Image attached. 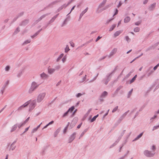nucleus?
<instances>
[{
  "instance_id": "obj_1",
  "label": "nucleus",
  "mask_w": 159,
  "mask_h": 159,
  "mask_svg": "<svg viewBox=\"0 0 159 159\" xmlns=\"http://www.w3.org/2000/svg\"><path fill=\"white\" fill-rule=\"evenodd\" d=\"M40 84H38L35 82L33 81L31 83L30 88L29 90V93H31L38 87Z\"/></svg>"
},
{
  "instance_id": "obj_2",
  "label": "nucleus",
  "mask_w": 159,
  "mask_h": 159,
  "mask_svg": "<svg viewBox=\"0 0 159 159\" xmlns=\"http://www.w3.org/2000/svg\"><path fill=\"white\" fill-rule=\"evenodd\" d=\"M155 153L154 152H152L151 151L148 150H145L144 152V155L147 157H153Z\"/></svg>"
},
{
  "instance_id": "obj_3",
  "label": "nucleus",
  "mask_w": 159,
  "mask_h": 159,
  "mask_svg": "<svg viewBox=\"0 0 159 159\" xmlns=\"http://www.w3.org/2000/svg\"><path fill=\"white\" fill-rule=\"evenodd\" d=\"M46 94L45 93H40L38 96L37 101L38 102H40L44 98Z\"/></svg>"
},
{
  "instance_id": "obj_4",
  "label": "nucleus",
  "mask_w": 159,
  "mask_h": 159,
  "mask_svg": "<svg viewBox=\"0 0 159 159\" xmlns=\"http://www.w3.org/2000/svg\"><path fill=\"white\" fill-rule=\"evenodd\" d=\"M36 105V101L35 100H33L30 104L29 106V111H32L35 107Z\"/></svg>"
},
{
  "instance_id": "obj_5",
  "label": "nucleus",
  "mask_w": 159,
  "mask_h": 159,
  "mask_svg": "<svg viewBox=\"0 0 159 159\" xmlns=\"http://www.w3.org/2000/svg\"><path fill=\"white\" fill-rule=\"evenodd\" d=\"M9 81L8 80L7 81V82L4 84L3 85L2 87V88L1 93L2 94H3V93L5 91V89L7 87V86L9 84Z\"/></svg>"
},
{
  "instance_id": "obj_6",
  "label": "nucleus",
  "mask_w": 159,
  "mask_h": 159,
  "mask_svg": "<svg viewBox=\"0 0 159 159\" xmlns=\"http://www.w3.org/2000/svg\"><path fill=\"white\" fill-rule=\"evenodd\" d=\"M30 20L28 19H26L22 20L19 24L20 26H25L27 25L29 22Z\"/></svg>"
},
{
  "instance_id": "obj_7",
  "label": "nucleus",
  "mask_w": 159,
  "mask_h": 159,
  "mask_svg": "<svg viewBox=\"0 0 159 159\" xmlns=\"http://www.w3.org/2000/svg\"><path fill=\"white\" fill-rule=\"evenodd\" d=\"M76 134L75 132H74L71 135L69 138V143H71L74 140L75 138Z\"/></svg>"
},
{
  "instance_id": "obj_8",
  "label": "nucleus",
  "mask_w": 159,
  "mask_h": 159,
  "mask_svg": "<svg viewBox=\"0 0 159 159\" xmlns=\"http://www.w3.org/2000/svg\"><path fill=\"white\" fill-rule=\"evenodd\" d=\"M30 102H29V101H28L25 103L24 104L22 105L20 107H19L18 109H17L18 111L21 110L22 109L24 108L25 107L27 106L29 104Z\"/></svg>"
},
{
  "instance_id": "obj_9",
  "label": "nucleus",
  "mask_w": 159,
  "mask_h": 159,
  "mask_svg": "<svg viewBox=\"0 0 159 159\" xmlns=\"http://www.w3.org/2000/svg\"><path fill=\"white\" fill-rule=\"evenodd\" d=\"M117 48H114L111 51V52L109 56H108V57L110 58L112 56L114 55V54H115L117 51Z\"/></svg>"
},
{
  "instance_id": "obj_10",
  "label": "nucleus",
  "mask_w": 159,
  "mask_h": 159,
  "mask_svg": "<svg viewBox=\"0 0 159 159\" xmlns=\"http://www.w3.org/2000/svg\"><path fill=\"white\" fill-rule=\"evenodd\" d=\"M59 15V13H58L54 16L49 21L48 23V24H50L53 23L55 20L56 19L57 17Z\"/></svg>"
},
{
  "instance_id": "obj_11",
  "label": "nucleus",
  "mask_w": 159,
  "mask_h": 159,
  "mask_svg": "<svg viewBox=\"0 0 159 159\" xmlns=\"http://www.w3.org/2000/svg\"><path fill=\"white\" fill-rule=\"evenodd\" d=\"M88 7H87L84 11H83L80 14L79 20V21L81 19L83 15L87 11Z\"/></svg>"
},
{
  "instance_id": "obj_12",
  "label": "nucleus",
  "mask_w": 159,
  "mask_h": 159,
  "mask_svg": "<svg viewBox=\"0 0 159 159\" xmlns=\"http://www.w3.org/2000/svg\"><path fill=\"white\" fill-rule=\"evenodd\" d=\"M156 3L155 2L152 4L149 7V10L150 11H152L155 7Z\"/></svg>"
},
{
  "instance_id": "obj_13",
  "label": "nucleus",
  "mask_w": 159,
  "mask_h": 159,
  "mask_svg": "<svg viewBox=\"0 0 159 159\" xmlns=\"http://www.w3.org/2000/svg\"><path fill=\"white\" fill-rule=\"evenodd\" d=\"M99 116L98 114H97L96 116H94L91 119V116H90L89 119V120H90V122H92L94 121Z\"/></svg>"
},
{
  "instance_id": "obj_14",
  "label": "nucleus",
  "mask_w": 159,
  "mask_h": 159,
  "mask_svg": "<svg viewBox=\"0 0 159 159\" xmlns=\"http://www.w3.org/2000/svg\"><path fill=\"white\" fill-rule=\"evenodd\" d=\"M107 1V0H103V1L98 6V8L99 9L101 8L102 7H103L106 4Z\"/></svg>"
},
{
  "instance_id": "obj_15",
  "label": "nucleus",
  "mask_w": 159,
  "mask_h": 159,
  "mask_svg": "<svg viewBox=\"0 0 159 159\" xmlns=\"http://www.w3.org/2000/svg\"><path fill=\"white\" fill-rule=\"evenodd\" d=\"M61 130V127L59 128L56 130V131L55 132L54 134V137H57V135L60 132Z\"/></svg>"
},
{
  "instance_id": "obj_16",
  "label": "nucleus",
  "mask_w": 159,
  "mask_h": 159,
  "mask_svg": "<svg viewBox=\"0 0 159 159\" xmlns=\"http://www.w3.org/2000/svg\"><path fill=\"white\" fill-rule=\"evenodd\" d=\"M40 76L42 79H45L48 78V75L44 72H43L42 74H40Z\"/></svg>"
},
{
  "instance_id": "obj_17",
  "label": "nucleus",
  "mask_w": 159,
  "mask_h": 159,
  "mask_svg": "<svg viewBox=\"0 0 159 159\" xmlns=\"http://www.w3.org/2000/svg\"><path fill=\"white\" fill-rule=\"evenodd\" d=\"M50 13H48L46 14H44L40 18H39L38 20L39 21H40L43 18H45L46 16H48L50 15Z\"/></svg>"
},
{
  "instance_id": "obj_18",
  "label": "nucleus",
  "mask_w": 159,
  "mask_h": 159,
  "mask_svg": "<svg viewBox=\"0 0 159 159\" xmlns=\"http://www.w3.org/2000/svg\"><path fill=\"white\" fill-rule=\"evenodd\" d=\"M108 95V93L106 91H104L100 95V98H105Z\"/></svg>"
},
{
  "instance_id": "obj_19",
  "label": "nucleus",
  "mask_w": 159,
  "mask_h": 159,
  "mask_svg": "<svg viewBox=\"0 0 159 159\" xmlns=\"http://www.w3.org/2000/svg\"><path fill=\"white\" fill-rule=\"evenodd\" d=\"M122 32V30H119V31H117L115 32L114 34V35L115 37H116L118 35H119Z\"/></svg>"
},
{
  "instance_id": "obj_20",
  "label": "nucleus",
  "mask_w": 159,
  "mask_h": 159,
  "mask_svg": "<svg viewBox=\"0 0 159 159\" xmlns=\"http://www.w3.org/2000/svg\"><path fill=\"white\" fill-rule=\"evenodd\" d=\"M60 0H58V1H56L54 2H53L49 4L48 6H47V7H52V6L53 5H54L57 3L60 2Z\"/></svg>"
},
{
  "instance_id": "obj_21",
  "label": "nucleus",
  "mask_w": 159,
  "mask_h": 159,
  "mask_svg": "<svg viewBox=\"0 0 159 159\" xmlns=\"http://www.w3.org/2000/svg\"><path fill=\"white\" fill-rule=\"evenodd\" d=\"M17 124L14 125L12 127L11 130V132H12L14 131L17 128Z\"/></svg>"
},
{
  "instance_id": "obj_22",
  "label": "nucleus",
  "mask_w": 159,
  "mask_h": 159,
  "mask_svg": "<svg viewBox=\"0 0 159 159\" xmlns=\"http://www.w3.org/2000/svg\"><path fill=\"white\" fill-rule=\"evenodd\" d=\"M55 71V69L52 68H49L48 67V73L50 74H52Z\"/></svg>"
},
{
  "instance_id": "obj_23",
  "label": "nucleus",
  "mask_w": 159,
  "mask_h": 159,
  "mask_svg": "<svg viewBox=\"0 0 159 159\" xmlns=\"http://www.w3.org/2000/svg\"><path fill=\"white\" fill-rule=\"evenodd\" d=\"M143 132L141 133L139 135H138L137 137L133 140V141H136L140 138L143 135Z\"/></svg>"
},
{
  "instance_id": "obj_24",
  "label": "nucleus",
  "mask_w": 159,
  "mask_h": 159,
  "mask_svg": "<svg viewBox=\"0 0 159 159\" xmlns=\"http://www.w3.org/2000/svg\"><path fill=\"white\" fill-rule=\"evenodd\" d=\"M137 77V75H136L134 76L130 80L129 82L130 84H131L134 81L136 78Z\"/></svg>"
},
{
  "instance_id": "obj_25",
  "label": "nucleus",
  "mask_w": 159,
  "mask_h": 159,
  "mask_svg": "<svg viewBox=\"0 0 159 159\" xmlns=\"http://www.w3.org/2000/svg\"><path fill=\"white\" fill-rule=\"evenodd\" d=\"M130 18L129 16H126L124 19V22L127 23L130 21Z\"/></svg>"
},
{
  "instance_id": "obj_26",
  "label": "nucleus",
  "mask_w": 159,
  "mask_h": 159,
  "mask_svg": "<svg viewBox=\"0 0 159 159\" xmlns=\"http://www.w3.org/2000/svg\"><path fill=\"white\" fill-rule=\"evenodd\" d=\"M111 78V77L110 75H109L107 76V78L106 80V81L105 82V84L107 85L108 83V82L110 80Z\"/></svg>"
},
{
  "instance_id": "obj_27",
  "label": "nucleus",
  "mask_w": 159,
  "mask_h": 159,
  "mask_svg": "<svg viewBox=\"0 0 159 159\" xmlns=\"http://www.w3.org/2000/svg\"><path fill=\"white\" fill-rule=\"evenodd\" d=\"M155 47H154L153 46H151L149 47H148V48H147L146 50V52H147L150 50H152V49H154L155 48Z\"/></svg>"
},
{
  "instance_id": "obj_28",
  "label": "nucleus",
  "mask_w": 159,
  "mask_h": 159,
  "mask_svg": "<svg viewBox=\"0 0 159 159\" xmlns=\"http://www.w3.org/2000/svg\"><path fill=\"white\" fill-rule=\"evenodd\" d=\"M20 31V28L19 27H17L15 30L13 34L14 35H15L17 34Z\"/></svg>"
},
{
  "instance_id": "obj_29",
  "label": "nucleus",
  "mask_w": 159,
  "mask_h": 159,
  "mask_svg": "<svg viewBox=\"0 0 159 159\" xmlns=\"http://www.w3.org/2000/svg\"><path fill=\"white\" fill-rule=\"evenodd\" d=\"M88 130V129H86L84 130L81 133L80 137L79 138V139H80L81 137H82L84 134V133H86Z\"/></svg>"
},
{
  "instance_id": "obj_30",
  "label": "nucleus",
  "mask_w": 159,
  "mask_h": 159,
  "mask_svg": "<svg viewBox=\"0 0 159 159\" xmlns=\"http://www.w3.org/2000/svg\"><path fill=\"white\" fill-rule=\"evenodd\" d=\"M75 108V107L74 106H72L71 107L69 108L67 111L69 112H72L74 111Z\"/></svg>"
},
{
  "instance_id": "obj_31",
  "label": "nucleus",
  "mask_w": 159,
  "mask_h": 159,
  "mask_svg": "<svg viewBox=\"0 0 159 159\" xmlns=\"http://www.w3.org/2000/svg\"><path fill=\"white\" fill-rule=\"evenodd\" d=\"M23 73V70H20L19 72V73L17 74V77L18 78L20 77L21 76V75H22Z\"/></svg>"
},
{
  "instance_id": "obj_32",
  "label": "nucleus",
  "mask_w": 159,
  "mask_h": 159,
  "mask_svg": "<svg viewBox=\"0 0 159 159\" xmlns=\"http://www.w3.org/2000/svg\"><path fill=\"white\" fill-rule=\"evenodd\" d=\"M64 55V54L63 53L61 54L57 59V61L58 62L61 60V59L63 57Z\"/></svg>"
},
{
  "instance_id": "obj_33",
  "label": "nucleus",
  "mask_w": 159,
  "mask_h": 159,
  "mask_svg": "<svg viewBox=\"0 0 159 159\" xmlns=\"http://www.w3.org/2000/svg\"><path fill=\"white\" fill-rule=\"evenodd\" d=\"M152 68V67H149L148 70V73H147V75L148 76H149L153 72V70H151L150 71H149L150 70V69Z\"/></svg>"
},
{
  "instance_id": "obj_34",
  "label": "nucleus",
  "mask_w": 159,
  "mask_h": 159,
  "mask_svg": "<svg viewBox=\"0 0 159 159\" xmlns=\"http://www.w3.org/2000/svg\"><path fill=\"white\" fill-rule=\"evenodd\" d=\"M133 89H132L128 93V95H127V98H129L132 93L133 92Z\"/></svg>"
},
{
  "instance_id": "obj_35",
  "label": "nucleus",
  "mask_w": 159,
  "mask_h": 159,
  "mask_svg": "<svg viewBox=\"0 0 159 159\" xmlns=\"http://www.w3.org/2000/svg\"><path fill=\"white\" fill-rule=\"evenodd\" d=\"M116 26V25L115 24H113L112 26L110 28L109 31H111L112 30H113L115 28Z\"/></svg>"
},
{
  "instance_id": "obj_36",
  "label": "nucleus",
  "mask_w": 159,
  "mask_h": 159,
  "mask_svg": "<svg viewBox=\"0 0 159 159\" xmlns=\"http://www.w3.org/2000/svg\"><path fill=\"white\" fill-rule=\"evenodd\" d=\"M112 4L107 5L105 6L104 7V8H103V10H105L107 9L108 8L111 7V5H112Z\"/></svg>"
},
{
  "instance_id": "obj_37",
  "label": "nucleus",
  "mask_w": 159,
  "mask_h": 159,
  "mask_svg": "<svg viewBox=\"0 0 159 159\" xmlns=\"http://www.w3.org/2000/svg\"><path fill=\"white\" fill-rule=\"evenodd\" d=\"M91 110V108H90V109H89L88 111L86 113V114L84 116V118H85L86 117H87L88 116V115L89 114V113L90 112Z\"/></svg>"
},
{
  "instance_id": "obj_38",
  "label": "nucleus",
  "mask_w": 159,
  "mask_h": 159,
  "mask_svg": "<svg viewBox=\"0 0 159 159\" xmlns=\"http://www.w3.org/2000/svg\"><path fill=\"white\" fill-rule=\"evenodd\" d=\"M24 14V12H22L20 13H18L17 15L16 16L18 17V18L19 17L22 16Z\"/></svg>"
},
{
  "instance_id": "obj_39",
  "label": "nucleus",
  "mask_w": 159,
  "mask_h": 159,
  "mask_svg": "<svg viewBox=\"0 0 159 159\" xmlns=\"http://www.w3.org/2000/svg\"><path fill=\"white\" fill-rule=\"evenodd\" d=\"M123 88V86L120 85L118 87L115 91V93H117L121 89Z\"/></svg>"
},
{
  "instance_id": "obj_40",
  "label": "nucleus",
  "mask_w": 159,
  "mask_h": 159,
  "mask_svg": "<svg viewBox=\"0 0 159 159\" xmlns=\"http://www.w3.org/2000/svg\"><path fill=\"white\" fill-rule=\"evenodd\" d=\"M78 120V118L77 117H75L73 119L72 122H74V123H75V124H76V123L77 122Z\"/></svg>"
},
{
  "instance_id": "obj_41",
  "label": "nucleus",
  "mask_w": 159,
  "mask_h": 159,
  "mask_svg": "<svg viewBox=\"0 0 159 159\" xmlns=\"http://www.w3.org/2000/svg\"><path fill=\"white\" fill-rule=\"evenodd\" d=\"M30 42H31V40L30 39L26 40L24 42L23 44V45L26 44H28V43H30Z\"/></svg>"
},
{
  "instance_id": "obj_42",
  "label": "nucleus",
  "mask_w": 159,
  "mask_h": 159,
  "mask_svg": "<svg viewBox=\"0 0 159 159\" xmlns=\"http://www.w3.org/2000/svg\"><path fill=\"white\" fill-rule=\"evenodd\" d=\"M76 124H75V123H74V122H72L71 123L70 125V129H71L72 128H73L75 125Z\"/></svg>"
},
{
  "instance_id": "obj_43",
  "label": "nucleus",
  "mask_w": 159,
  "mask_h": 159,
  "mask_svg": "<svg viewBox=\"0 0 159 159\" xmlns=\"http://www.w3.org/2000/svg\"><path fill=\"white\" fill-rule=\"evenodd\" d=\"M140 30V28L139 27H135L134 29V31L135 32H139Z\"/></svg>"
},
{
  "instance_id": "obj_44",
  "label": "nucleus",
  "mask_w": 159,
  "mask_h": 159,
  "mask_svg": "<svg viewBox=\"0 0 159 159\" xmlns=\"http://www.w3.org/2000/svg\"><path fill=\"white\" fill-rule=\"evenodd\" d=\"M77 109H75V111H74V112H73L72 114L70 115V117H73L75 115V113L77 112Z\"/></svg>"
},
{
  "instance_id": "obj_45",
  "label": "nucleus",
  "mask_w": 159,
  "mask_h": 159,
  "mask_svg": "<svg viewBox=\"0 0 159 159\" xmlns=\"http://www.w3.org/2000/svg\"><path fill=\"white\" fill-rule=\"evenodd\" d=\"M124 118L122 117V116H121L118 120L117 122L119 124L120 123Z\"/></svg>"
},
{
  "instance_id": "obj_46",
  "label": "nucleus",
  "mask_w": 159,
  "mask_h": 159,
  "mask_svg": "<svg viewBox=\"0 0 159 159\" xmlns=\"http://www.w3.org/2000/svg\"><path fill=\"white\" fill-rule=\"evenodd\" d=\"M129 111V110H128L127 111H126L121 116H122V117L123 118H124Z\"/></svg>"
},
{
  "instance_id": "obj_47",
  "label": "nucleus",
  "mask_w": 159,
  "mask_h": 159,
  "mask_svg": "<svg viewBox=\"0 0 159 159\" xmlns=\"http://www.w3.org/2000/svg\"><path fill=\"white\" fill-rule=\"evenodd\" d=\"M117 66H116L115 68V69L113 70V71H112V72L110 74H109V75H111L112 74L114 73L115 72V71L117 70Z\"/></svg>"
},
{
  "instance_id": "obj_48",
  "label": "nucleus",
  "mask_w": 159,
  "mask_h": 159,
  "mask_svg": "<svg viewBox=\"0 0 159 159\" xmlns=\"http://www.w3.org/2000/svg\"><path fill=\"white\" fill-rule=\"evenodd\" d=\"M25 124L22 123L20 124H17V127L19 129H20L22 126H24Z\"/></svg>"
},
{
  "instance_id": "obj_49",
  "label": "nucleus",
  "mask_w": 159,
  "mask_h": 159,
  "mask_svg": "<svg viewBox=\"0 0 159 159\" xmlns=\"http://www.w3.org/2000/svg\"><path fill=\"white\" fill-rule=\"evenodd\" d=\"M69 112L68 111H67L66 112H65L63 115L62 117H66V116H67Z\"/></svg>"
},
{
  "instance_id": "obj_50",
  "label": "nucleus",
  "mask_w": 159,
  "mask_h": 159,
  "mask_svg": "<svg viewBox=\"0 0 159 159\" xmlns=\"http://www.w3.org/2000/svg\"><path fill=\"white\" fill-rule=\"evenodd\" d=\"M67 21V18H66L63 22V23L62 25H61V27L65 25H66V22Z\"/></svg>"
},
{
  "instance_id": "obj_51",
  "label": "nucleus",
  "mask_w": 159,
  "mask_h": 159,
  "mask_svg": "<svg viewBox=\"0 0 159 159\" xmlns=\"http://www.w3.org/2000/svg\"><path fill=\"white\" fill-rule=\"evenodd\" d=\"M118 106H117L114 108L112 111V112L114 113L116 112V111L118 109Z\"/></svg>"
},
{
  "instance_id": "obj_52",
  "label": "nucleus",
  "mask_w": 159,
  "mask_h": 159,
  "mask_svg": "<svg viewBox=\"0 0 159 159\" xmlns=\"http://www.w3.org/2000/svg\"><path fill=\"white\" fill-rule=\"evenodd\" d=\"M68 128V127H67V126H66L65 128L63 130V134H65L67 132Z\"/></svg>"
},
{
  "instance_id": "obj_53",
  "label": "nucleus",
  "mask_w": 159,
  "mask_h": 159,
  "mask_svg": "<svg viewBox=\"0 0 159 159\" xmlns=\"http://www.w3.org/2000/svg\"><path fill=\"white\" fill-rule=\"evenodd\" d=\"M142 20H140L135 23V25H139L142 23Z\"/></svg>"
},
{
  "instance_id": "obj_54",
  "label": "nucleus",
  "mask_w": 159,
  "mask_h": 159,
  "mask_svg": "<svg viewBox=\"0 0 159 159\" xmlns=\"http://www.w3.org/2000/svg\"><path fill=\"white\" fill-rule=\"evenodd\" d=\"M30 127V126H29V127L26 128L25 129L24 131L22 134H20V135L21 136L23 134H24L28 130Z\"/></svg>"
},
{
  "instance_id": "obj_55",
  "label": "nucleus",
  "mask_w": 159,
  "mask_h": 159,
  "mask_svg": "<svg viewBox=\"0 0 159 159\" xmlns=\"http://www.w3.org/2000/svg\"><path fill=\"white\" fill-rule=\"evenodd\" d=\"M66 55H65L63 58L62 59V61L63 62H64L66 61Z\"/></svg>"
},
{
  "instance_id": "obj_56",
  "label": "nucleus",
  "mask_w": 159,
  "mask_h": 159,
  "mask_svg": "<svg viewBox=\"0 0 159 159\" xmlns=\"http://www.w3.org/2000/svg\"><path fill=\"white\" fill-rule=\"evenodd\" d=\"M125 38L126 40L128 43L130 41V39L129 38L128 36H126Z\"/></svg>"
},
{
  "instance_id": "obj_57",
  "label": "nucleus",
  "mask_w": 159,
  "mask_h": 159,
  "mask_svg": "<svg viewBox=\"0 0 159 159\" xmlns=\"http://www.w3.org/2000/svg\"><path fill=\"white\" fill-rule=\"evenodd\" d=\"M18 18V17L16 16L13 20L12 21L11 23V25Z\"/></svg>"
},
{
  "instance_id": "obj_58",
  "label": "nucleus",
  "mask_w": 159,
  "mask_h": 159,
  "mask_svg": "<svg viewBox=\"0 0 159 159\" xmlns=\"http://www.w3.org/2000/svg\"><path fill=\"white\" fill-rule=\"evenodd\" d=\"M159 128V125L157 126H155L153 127V128L152 129V130L154 131V130H155L156 129H157L158 128Z\"/></svg>"
},
{
  "instance_id": "obj_59",
  "label": "nucleus",
  "mask_w": 159,
  "mask_h": 159,
  "mask_svg": "<svg viewBox=\"0 0 159 159\" xmlns=\"http://www.w3.org/2000/svg\"><path fill=\"white\" fill-rule=\"evenodd\" d=\"M30 119V117H28L23 122V123L25 125L29 120Z\"/></svg>"
},
{
  "instance_id": "obj_60",
  "label": "nucleus",
  "mask_w": 159,
  "mask_h": 159,
  "mask_svg": "<svg viewBox=\"0 0 159 159\" xmlns=\"http://www.w3.org/2000/svg\"><path fill=\"white\" fill-rule=\"evenodd\" d=\"M145 76V75L141 76L139 77H138V80H141L143 79L144 77Z\"/></svg>"
},
{
  "instance_id": "obj_61",
  "label": "nucleus",
  "mask_w": 159,
  "mask_h": 159,
  "mask_svg": "<svg viewBox=\"0 0 159 159\" xmlns=\"http://www.w3.org/2000/svg\"><path fill=\"white\" fill-rule=\"evenodd\" d=\"M11 150H13L16 147V146L14 145H12V144H11Z\"/></svg>"
},
{
  "instance_id": "obj_62",
  "label": "nucleus",
  "mask_w": 159,
  "mask_h": 159,
  "mask_svg": "<svg viewBox=\"0 0 159 159\" xmlns=\"http://www.w3.org/2000/svg\"><path fill=\"white\" fill-rule=\"evenodd\" d=\"M132 72H130L128 74L126 75L125 77V78H129L130 75H131V73Z\"/></svg>"
},
{
  "instance_id": "obj_63",
  "label": "nucleus",
  "mask_w": 159,
  "mask_h": 159,
  "mask_svg": "<svg viewBox=\"0 0 159 159\" xmlns=\"http://www.w3.org/2000/svg\"><path fill=\"white\" fill-rule=\"evenodd\" d=\"M10 69V67L9 66H7L5 67V70L7 71H8Z\"/></svg>"
},
{
  "instance_id": "obj_64",
  "label": "nucleus",
  "mask_w": 159,
  "mask_h": 159,
  "mask_svg": "<svg viewBox=\"0 0 159 159\" xmlns=\"http://www.w3.org/2000/svg\"><path fill=\"white\" fill-rule=\"evenodd\" d=\"M39 34L37 33V32L35 34H34L33 35L31 36V37L32 38H34L35 36H36Z\"/></svg>"
}]
</instances>
